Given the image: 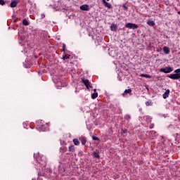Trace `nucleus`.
Returning a JSON list of instances; mask_svg holds the SVG:
<instances>
[{"label":"nucleus","instance_id":"obj_25","mask_svg":"<svg viewBox=\"0 0 180 180\" xmlns=\"http://www.w3.org/2000/svg\"><path fill=\"white\" fill-rule=\"evenodd\" d=\"M130 118H131V117H130V115H127L125 116V119H127V120H129Z\"/></svg>","mask_w":180,"mask_h":180},{"label":"nucleus","instance_id":"obj_5","mask_svg":"<svg viewBox=\"0 0 180 180\" xmlns=\"http://www.w3.org/2000/svg\"><path fill=\"white\" fill-rule=\"evenodd\" d=\"M80 9L81 11H89V6L86 4L82 5Z\"/></svg>","mask_w":180,"mask_h":180},{"label":"nucleus","instance_id":"obj_7","mask_svg":"<svg viewBox=\"0 0 180 180\" xmlns=\"http://www.w3.org/2000/svg\"><path fill=\"white\" fill-rule=\"evenodd\" d=\"M110 27L112 32H116L117 30V25L116 24H112Z\"/></svg>","mask_w":180,"mask_h":180},{"label":"nucleus","instance_id":"obj_13","mask_svg":"<svg viewBox=\"0 0 180 180\" xmlns=\"http://www.w3.org/2000/svg\"><path fill=\"white\" fill-rule=\"evenodd\" d=\"M147 25H148V26H155V22H154L153 20H148Z\"/></svg>","mask_w":180,"mask_h":180},{"label":"nucleus","instance_id":"obj_33","mask_svg":"<svg viewBox=\"0 0 180 180\" xmlns=\"http://www.w3.org/2000/svg\"><path fill=\"white\" fill-rule=\"evenodd\" d=\"M63 46H65V44H63Z\"/></svg>","mask_w":180,"mask_h":180},{"label":"nucleus","instance_id":"obj_8","mask_svg":"<svg viewBox=\"0 0 180 180\" xmlns=\"http://www.w3.org/2000/svg\"><path fill=\"white\" fill-rule=\"evenodd\" d=\"M169 96V89L166 90L165 93L163 94V98L167 99Z\"/></svg>","mask_w":180,"mask_h":180},{"label":"nucleus","instance_id":"obj_11","mask_svg":"<svg viewBox=\"0 0 180 180\" xmlns=\"http://www.w3.org/2000/svg\"><path fill=\"white\" fill-rule=\"evenodd\" d=\"M163 51L165 54H169V48L168 46H165L163 48Z\"/></svg>","mask_w":180,"mask_h":180},{"label":"nucleus","instance_id":"obj_31","mask_svg":"<svg viewBox=\"0 0 180 180\" xmlns=\"http://www.w3.org/2000/svg\"><path fill=\"white\" fill-rule=\"evenodd\" d=\"M94 93L96 92V89H94Z\"/></svg>","mask_w":180,"mask_h":180},{"label":"nucleus","instance_id":"obj_28","mask_svg":"<svg viewBox=\"0 0 180 180\" xmlns=\"http://www.w3.org/2000/svg\"><path fill=\"white\" fill-rule=\"evenodd\" d=\"M123 8L125 9V11H127L128 8L127 6L123 5Z\"/></svg>","mask_w":180,"mask_h":180},{"label":"nucleus","instance_id":"obj_23","mask_svg":"<svg viewBox=\"0 0 180 180\" xmlns=\"http://www.w3.org/2000/svg\"><path fill=\"white\" fill-rule=\"evenodd\" d=\"M0 5H5V1L4 0H0Z\"/></svg>","mask_w":180,"mask_h":180},{"label":"nucleus","instance_id":"obj_21","mask_svg":"<svg viewBox=\"0 0 180 180\" xmlns=\"http://www.w3.org/2000/svg\"><path fill=\"white\" fill-rule=\"evenodd\" d=\"M95 158H99V153H96V152H94L93 153Z\"/></svg>","mask_w":180,"mask_h":180},{"label":"nucleus","instance_id":"obj_4","mask_svg":"<svg viewBox=\"0 0 180 180\" xmlns=\"http://www.w3.org/2000/svg\"><path fill=\"white\" fill-rule=\"evenodd\" d=\"M82 82L84 84V85L86 86V87L87 88V89H89V87H90V88H92V86H91L89 85V80L85 79H82Z\"/></svg>","mask_w":180,"mask_h":180},{"label":"nucleus","instance_id":"obj_15","mask_svg":"<svg viewBox=\"0 0 180 180\" xmlns=\"http://www.w3.org/2000/svg\"><path fill=\"white\" fill-rule=\"evenodd\" d=\"M69 151H70L71 153H74V151H75V147L74 146H70L69 147Z\"/></svg>","mask_w":180,"mask_h":180},{"label":"nucleus","instance_id":"obj_17","mask_svg":"<svg viewBox=\"0 0 180 180\" xmlns=\"http://www.w3.org/2000/svg\"><path fill=\"white\" fill-rule=\"evenodd\" d=\"M141 77H143L144 78H151V75L146 74H141Z\"/></svg>","mask_w":180,"mask_h":180},{"label":"nucleus","instance_id":"obj_22","mask_svg":"<svg viewBox=\"0 0 180 180\" xmlns=\"http://www.w3.org/2000/svg\"><path fill=\"white\" fill-rule=\"evenodd\" d=\"M146 106H151L153 105V103L151 101H147L146 103Z\"/></svg>","mask_w":180,"mask_h":180},{"label":"nucleus","instance_id":"obj_2","mask_svg":"<svg viewBox=\"0 0 180 180\" xmlns=\"http://www.w3.org/2000/svg\"><path fill=\"white\" fill-rule=\"evenodd\" d=\"M160 72H165V74H168L172 71V68L171 67H168L166 68H162L160 69Z\"/></svg>","mask_w":180,"mask_h":180},{"label":"nucleus","instance_id":"obj_19","mask_svg":"<svg viewBox=\"0 0 180 180\" xmlns=\"http://www.w3.org/2000/svg\"><path fill=\"white\" fill-rule=\"evenodd\" d=\"M73 143L75 146H78L79 144V141H78V139H73Z\"/></svg>","mask_w":180,"mask_h":180},{"label":"nucleus","instance_id":"obj_14","mask_svg":"<svg viewBox=\"0 0 180 180\" xmlns=\"http://www.w3.org/2000/svg\"><path fill=\"white\" fill-rule=\"evenodd\" d=\"M104 6H105V8H108V9L112 8V4H110V3L107 2L104 4Z\"/></svg>","mask_w":180,"mask_h":180},{"label":"nucleus","instance_id":"obj_3","mask_svg":"<svg viewBox=\"0 0 180 180\" xmlns=\"http://www.w3.org/2000/svg\"><path fill=\"white\" fill-rule=\"evenodd\" d=\"M169 78H171V79H179L180 75L179 74H172L169 75Z\"/></svg>","mask_w":180,"mask_h":180},{"label":"nucleus","instance_id":"obj_6","mask_svg":"<svg viewBox=\"0 0 180 180\" xmlns=\"http://www.w3.org/2000/svg\"><path fill=\"white\" fill-rule=\"evenodd\" d=\"M11 8H16L18 6V1L13 0L10 4Z\"/></svg>","mask_w":180,"mask_h":180},{"label":"nucleus","instance_id":"obj_18","mask_svg":"<svg viewBox=\"0 0 180 180\" xmlns=\"http://www.w3.org/2000/svg\"><path fill=\"white\" fill-rule=\"evenodd\" d=\"M92 99H95L96 98H98V93L95 92L91 94Z\"/></svg>","mask_w":180,"mask_h":180},{"label":"nucleus","instance_id":"obj_30","mask_svg":"<svg viewBox=\"0 0 180 180\" xmlns=\"http://www.w3.org/2000/svg\"><path fill=\"white\" fill-rule=\"evenodd\" d=\"M122 132L123 133H126V130H122Z\"/></svg>","mask_w":180,"mask_h":180},{"label":"nucleus","instance_id":"obj_1","mask_svg":"<svg viewBox=\"0 0 180 180\" xmlns=\"http://www.w3.org/2000/svg\"><path fill=\"white\" fill-rule=\"evenodd\" d=\"M125 27L127 29H132L133 30L139 29V25L133 22H128L125 25Z\"/></svg>","mask_w":180,"mask_h":180},{"label":"nucleus","instance_id":"obj_34","mask_svg":"<svg viewBox=\"0 0 180 180\" xmlns=\"http://www.w3.org/2000/svg\"><path fill=\"white\" fill-rule=\"evenodd\" d=\"M107 1H110V0H107Z\"/></svg>","mask_w":180,"mask_h":180},{"label":"nucleus","instance_id":"obj_10","mask_svg":"<svg viewBox=\"0 0 180 180\" xmlns=\"http://www.w3.org/2000/svg\"><path fill=\"white\" fill-rule=\"evenodd\" d=\"M79 141H81L82 146H85L86 144V139L84 137H80Z\"/></svg>","mask_w":180,"mask_h":180},{"label":"nucleus","instance_id":"obj_9","mask_svg":"<svg viewBox=\"0 0 180 180\" xmlns=\"http://www.w3.org/2000/svg\"><path fill=\"white\" fill-rule=\"evenodd\" d=\"M127 94H131V89H126L124 93L122 94V96H126Z\"/></svg>","mask_w":180,"mask_h":180},{"label":"nucleus","instance_id":"obj_16","mask_svg":"<svg viewBox=\"0 0 180 180\" xmlns=\"http://www.w3.org/2000/svg\"><path fill=\"white\" fill-rule=\"evenodd\" d=\"M22 25H24V26H29V22L26 20V19H24L22 20Z\"/></svg>","mask_w":180,"mask_h":180},{"label":"nucleus","instance_id":"obj_24","mask_svg":"<svg viewBox=\"0 0 180 180\" xmlns=\"http://www.w3.org/2000/svg\"><path fill=\"white\" fill-rule=\"evenodd\" d=\"M174 72H176V74H180V69H176L174 70Z\"/></svg>","mask_w":180,"mask_h":180},{"label":"nucleus","instance_id":"obj_20","mask_svg":"<svg viewBox=\"0 0 180 180\" xmlns=\"http://www.w3.org/2000/svg\"><path fill=\"white\" fill-rule=\"evenodd\" d=\"M70 57H71V56L66 54L63 56V60H68V58H70Z\"/></svg>","mask_w":180,"mask_h":180},{"label":"nucleus","instance_id":"obj_32","mask_svg":"<svg viewBox=\"0 0 180 180\" xmlns=\"http://www.w3.org/2000/svg\"><path fill=\"white\" fill-rule=\"evenodd\" d=\"M63 50H65V46H63Z\"/></svg>","mask_w":180,"mask_h":180},{"label":"nucleus","instance_id":"obj_12","mask_svg":"<svg viewBox=\"0 0 180 180\" xmlns=\"http://www.w3.org/2000/svg\"><path fill=\"white\" fill-rule=\"evenodd\" d=\"M37 161L39 162V164H43L42 161H44V164H46V158L43 156L42 158H41V160L38 158Z\"/></svg>","mask_w":180,"mask_h":180},{"label":"nucleus","instance_id":"obj_27","mask_svg":"<svg viewBox=\"0 0 180 180\" xmlns=\"http://www.w3.org/2000/svg\"><path fill=\"white\" fill-rule=\"evenodd\" d=\"M46 18V15L44 14H41V19H44Z\"/></svg>","mask_w":180,"mask_h":180},{"label":"nucleus","instance_id":"obj_26","mask_svg":"<svg viewBox=\"0 0 180 180\" xmlns=\"http://www.w3.org/2000/svg\"><path fill=\"white\" fill-rule=\"evenodd\" d=\"M92 139L94 140V141H98V140H99L98 138L96 137V136H93V137H92Z\"/></svg>","mask_w":180,"mask_h":180},{"label":"nucleus","instance_id":"obj_29","mask_svg":"<svg viewBox=\"0 0 180 180\" xmlns=\"http://www.w3.org/2000/svg\"><path fill=\"white\" fill-rule=\"evenodd\" d=\"M103 4H104V5L107 3L106 0H102Z\"/></svg>","mask_w":180,"mask_h":180}]
</instances>
